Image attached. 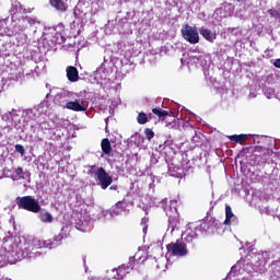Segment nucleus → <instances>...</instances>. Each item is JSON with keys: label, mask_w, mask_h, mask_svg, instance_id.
<instances>
[{"label": "nucleus", "mask_w": 280, "mask_h": 280, "mask_svg": "<svg viewBox=\"0 0 280 280\" xmlns=\"http://www.w3.org/2000/svg\"><path fill=\"white\" fill-rule=\"evenodd\" d=\"M65 237V228L61 232L55 235L52 238L40 241L39 238L26 240L15 238L9 240L3 243L5 256L0 254V268H3L7 264H16L22 259H36L43 255V248H58L62 244Z\"/></svg>", "instance_id": "nucleus-1"}, {"label": "nucleus", "mask_w": 280, "mask_h": 280, "mask_svg": "<svg viewBox=\"0 0 280 280\" xmlns=\"http://www.w3.org/2000/svg\"><path fill=\"white\" fill-rule=\"evenodd\" d=\"M16 12H24L26 14L27 10L23 9V5L19 0L11 1L10 18L0 20V36H15L18 45H25L27 43V35L25 32L32 25H40V22L36 18L22 16L16 19Z\"/></svg>", "instance_id": "nucleus-2"}, {"label": "nucleus", "mask_w": 280, "mask_h": 280, "mask_svg": "<svg viewBox=\"0 0 280 280\" xmlns=\"http://www.w3.org/2000/svg\"><path fill=\"white\" fill-rule=\"evenodd\" d=\"M266 272L268 270V262H266V259H264V256H258V261H256L253 266V264H246L244 260H238L230 271V275L233 277H240V275H245L243 277V280H250L252 275L250 272Z\"/></svg>", "instance_id": "nucleus-3"}, {"label": "nucleus", "mask_w": 280, "mask_h": 280, "mask_svg": "<svg viewBox=\"0 0 280 280\" xmlns=\"http://www.w3.org/2000/svg\"><path fill=\"white\" fill-rule=\"evenodd\" d=\"M91 12V7L89 2L79 1L73 10L74 21L72 22V30L80 34L84 32V25H86V15Z\"/></svg>", "instance_id": "nucleus-4"}, {"label": "nucleus", "mask_w": 280, "mask_h": 280, "mask_svg": "<svg viewBox=\"0 0 280 280\" xmlns=\"http://www.w3.org/2000/svg\"><path fill=\"white\" fill-rule=\"evenodd\" d=\"M141 253L143 252H138L135 256L129 257L127 265L124 264L118 269H113L112 272H116V275H114V279H124V276L129 275L137 264L145 261V257H142Z\"/></svg>", "instance_id": "nucleus-5"}, {"label": "nucleus", "mask_w": 280, "mask_h": 280, "mask_svg": "<svg viewBox=\"0 0 280 280\" xmlns=\"http://www.w3.org/2000/svg\"><path fill=\"white\" fill-rule=\"evenodd\" d=\"M178 201L171 200L170 206L164 208V211L168 218L167 233H174L178 226H180V221L178 220Z\"/></svg>", "instance_id": "nucleus-6"}, {"label": "nucleus", "mask_w": 280, "mask_h": 280, "mask_svg": "<svg viewBox=\"0 0 280 280\" xmlns=\"http://www.w3.org/2000/svg\"><path fill=\"white\" fill-rule=\"evenodd\" d=\"M90 176H94L98 180L101 189H108L113 185V177L106 173L104 167L92 165L88 172Z\"/></svg>", "instance_id": "nucleus-7"}, {"label": "nucleus", "mask_w": 280, "mask_h": 280, "mask_svg": "<svg viewBox=\"0 0 280 280\" xmlns=\"http://www.w3.org/2000/svg\"><path fill=\"white\" fill-rule=\"evenodd\" d=\"M15 202L19 209H24V211H31V213H40L42 211L40 203L34 196L16 197Z\"/></svg>", "instance_id": "nucleus-8"}, {"label": "nucleus", "mask_w": 280, "mask_h": 280, "mask_svg": "<svg viewBox=\"0 0 280 280\" xmlns=\"http://www.w3.org/2000/svg\"><path fill=\"white\" fill-rule=\"evenodd\" d=\"M275 156H277V153H275L272 150L262 147H256L254 159L257 165L275 163Z\"/></svg>", "instance_id": "nucleus-9"}, {"label": "nucleus", "mask_w": 280, "mask_h": 280, "mask_svg": "<svg viewBox=\"0 0 280 280\" xmlns=\"http://www.w3.org/2000/svg\"><path fill=\"white\" fill-rule=\"evenodd\" d=\"M167 248V255L171 257H186L188 250H187V244L177 241L176 243H171L166 246Z\"/></svg>", "instance_id": "nucleus-10"}, {"label": "nucleus", "mask_w": 280, "mask_h": 280, "mask_svg": "<svg viewBox=\"0 0 280 280\" xmlns=\"http://www.w3.org/2000/svg\"><path fill=\"white\" fill-rule=\"evenodd\" d=\"M47 110H49L47 103H42L34 108L24 110L23 116L28 119H39V117H47Z\"/></svg>", "instance_id": "nucleus-11"}, {"label": "nucleus", "mask_w": 280, "mask_h": 280, "mask_svg": "<svg viewBox=\"0 0 280 280\" xmlns=\"http://www.w3.org/2000/svg\"><path fill=\"white\" fill-rule=\"evenodd\" d=\"M75 97H80V94L75 92H71L69 90H61L55 96V104H58V106L66 108L70 100H75Z\"/></svg>", "instance_id": "nucleus-12"}, {"label": "nucleus", "mask_w": 280, "mask_h": 280, "mask_svg": "<svg viewBox=\"0 0 280 280\" xmlns=\"http://www.w3.org/2000/svg\"><path fill=\"white\" fill-rule=\"evenodd\" d=\"M110 75V63L103 62L100 68L94 72V80L97 84H106Z\"/></svg>", "instance_id": "nucleus-13"}, {"label": "nucleus", "mask_w": 280, "mask_h": 280, "mask_svg": "<svg viewBox=\"0 0 280 280\" xmlns=\"http://www.w3.org/2000/svg\"><path fill=\"white\" fill-rule=\"evenodd\" d=\"M182 35L187 43H190V45H198V43H200V34L198 33V30L188 24L182 27Z\"/></svg>", "instance_id": "nucleus-14"}, {"label": "nucleus", "mask_w": 280, "mask_h": 280, "mask_svg": "<svg viewBox=\"0 0 280 280\" xmlns=\"http://www.w3.org/2000/svg\"><path fill=\"white\" fill-rule=\"evenodd\" d=\"M2 121H11L16 128V130H20L21 128V110L19 109H11L4 114L1 115Z\"/></svg>", "instance_id": "nucleus-15"}, {"label": "nucleus", "mask_w": 280, "mask_h": 280, "mask_svg": "<svg viewBox=\"0 0 280 280\" xmlns=\"http://www.w3.org/2000/svg\"><path fill=\"white\" fill-rule=\"evenodd\" d=\"M68 110H73L74 113H84L86 112V106L84 105V100L80 97H75L74 100H70V102L65 107Z\"/></svg>", "instance_id": "nucleus-16"}, {"label": "nucleus", "mask_w": 280, "mask_h": 280, "mask_svg": "<svg viewBox=\"0 0 280 280\" xmlns=\"http://www.w3.org/2000/svg\"><path fill=\"white\" fill-rule=\"evenodd\" d=\"M47 130H51V125H49V122H47L46 120L40 122H33L31 125V131L33 132V135H38V132H43L45 135Z\"/></svg>", "instance_id": "nucleus-17"}, {"label": "nucleus", "mask_w": 280, "mask_h": 280, "mask_svg": "<svg viewBox=\"0 0 280 280\" xmlns=\"http://www.w3.org/2000/svg\"><path fill=\"white\" fill-rule=\"evenodd\" d=\"M12 180H25L30 183L31 174L27 171H23L21 167L13 168V173L11 175Z\"/></svg>", "instance_id": "nucleus-18"}, {"label": "nucleus", "mask_w": 280, "mask_h": 280, "mask_svg": "<svg viewBox=\"0 0 280 280\" xmlns=\"http://www.w3.org/2000/svg\"><path fill=\"white\" fill-rule=\"evenodd\" d=\"M194 65H199V67H202V69H207V66L210 62V59L207 55L203 52H195V56L191 57Z\"/></svg>", "instance_id": "nucleus-19"}, {"label": "nucleus", "mask_w": 280, "mask_h": 280, "mask_svg": "<svg viewBox=\"0 0 280 280\" xmlns=\"http://www.w3.org/2000/svg\"><path fill=\"white\" fill-rule=\"evenodd\" d=\"M198 235H200V233L197 231V228L188 226L186 231L182 233V240L188 243L194 242Z\"/></svg>", "instance_id": "nucleus-20"}, {"label": "nucleus", "mask_w": 280, "mask_h": 280, "mask_svg": "<svg viewBox=\"0 0 280 280\" xmlns=\"http://www.w3.org/2000/svg\"><path fill=\"white\" fill-rule=\"evenodd\" d=\"M199 34L205 38V40H208V43H214L218 38V34L207 27H200Z\"/></svg>", "instance_id": "nucleus-21"}, {"label": "nucleus", "mask_w": 280, "mask_h": 280, "mask_svg": "<svg viewBox=\"0 0 280 280\" xmlns=\"http://www.w3.org/2000/svg\"><path fill=\"white\" fill-rule=\"evenodd\" d=\"M65 31V25L59 24L55 27V32H57L54 36L52 43L56 45H62L65 43L66 38L65 35H62V32Z\"/></svg>", "instance_id": "nucleus-22"}, {"label": "nucleus", "mask_w": 280, "mask_h": 280, "mask_svg": "<svg viewBox=\"0 0 280 280\" xmlns=\"http://www.w3.org/2000/svg\"><path fill=\"white\" fill-rule=\"evenodd\" d=\"M66 72H67V78L69 82H78V80H80V73L78 72V68L73 66H69L66 69Z\"/></svg>", "instance_id": "nucleus-23"}, {"label": "nucleus", "mask_w": 280, "mask_h": 280, "mask_svg": "<svg viewBox=\"0 0 280 280\" xmlns=\"http://www.w3.org/2000/svg\"><path fill=\"white\" fill-rule=\"evenodd\" d=\"M50 5L59 10V12H67L69 8V0H50Z\"/></svg>", "instance_id": "nucleus-24"}, {"label": "nucleus", "mask_w": 280, "mask_h": 280, "mask_svg": "<svg viewBox=\"0 0 280 280\" xmlns=\"http://www.w3.org/2000/svg\"><path fill=\"white\" fill-rule=\"evenodd\" d=\"M224 224H237V217L233 214L231 206L225 207V221Z\"/></svg>", "instance_id": "nucleus-25"}, {"label": "nucleus", "mask_w": 280, "mask_h": 280, "mask_svg": "<svg viewBox=\"0 0 280 280\" xmlns=\"http://www.w3.org/2000/svg\"><path fill=\"white\" fill-rule=\"evenodd\" d=\"M11 132L12 128L9 125H0V145L5 143V139Z\"/></svg>", "instance_id": "nucleus-26"}, {"label": "nucleus", "mask_w": 280, "mask_h": 280, "mask_svg": "<svg viewBox=\"0 0 280 280\" xmlns=\"http://www.w3.org/2000/svg\"><path fill=\"white\" fill-rule=\"evenodd\" d=\"M124 211V201H118L115 207H113L109 210V218L113 220V218H116V215H120Z\"/></svg>", "instance_id": "nucleus-27"}, {"label": "nucleus", "mask_w": 280, "mask_h": 280, "mask_svg": "<svg viewBox=\"0 0 280 280\" xmlns=\"http://www.w3.org/2000/svg\"><path fill=\"white\" fill-rule=\"evenodd\" d=\"M38 218L40 222H44L45 224H51V222H54V215L47 211H39Z\"/></svg>", "instance_id": "nucleus-28"}, {"label": "nucleus", "mask_w": 280, "mask_h": 280, "mask_svg": "<svg viewBox=\"0 0 280 280\" xmlns=\"http://www.w3.org/2000/svg\"><path fill=\"white\" fill-rule=\"evenodd\" d=\"M199 235H202V233H209L211 231V222L203 221L200 225L196 226Z\"/></svg>", "instance_id": "nucleus-29"}, {"label": "nucleus", "mask_w": 280, "mask_h": 280, "mask_svg": "<svg viewBox=\"0 0 280 280\" xmlns=\"http://www.w3.org/2000/svg\"><path fill=\"white\" fill-rule=\"evenodd\" d=\"M230 141H234L235 143H244L248 139V135H233L229 136Z\"/></svg>", "instance_id": "nucleus-30"}, {"label": "nucleus", "mask_w": 280, "mask_h": 280, "mask_svg": "<svg viewBox=\"0 0 280 280\" xmlns=\"http://www.w3.org/2000/svg\"><path fill=\"white\" fill-rule=\"evenodd\" d=\"M101 148L104 154H110V152L113 151V148L110 147V140H108V138L102 140Z\"/></svg>", "instance_id": "nucleus-31"}, {"label": "nucleus", "mask_w": 280, "mask_h": 280, "mask_svg": "<svg viewBox=\"0 0 280 280\" xmlns=\"http://www.w3.org/2000/svg\"><path fill=\"white\" fill-rule=\"evenodd\" d=\"M155 261H158V265H156L158 270H163V272H165V270H167V257L161 256Z\"/></svg>", "instance_id": "nucleus-32"}, {"label": "nucleus", "mask_w": 280, "mask_h": 280, "mask_svg": "<svg viewBox=\"0 0 280 280\" xmlns=\"http://www.w3.org/2000/svg\"><path fill=\"white\" fill-rule=\"evenodd\" d=\"M196 52H184L182 56V65H191L194 63V60H191V57L195 56Z\"/></svg>", "instance_id": "nucleus-33"}, {"label": "nucleus", "mask_w": 280, "mask_h": 280, "mask_svg": "<svg viewBox=\"0 0 280 280\" xmlns=\"http://www.w3.org/2000/svg\"><path fill=\"white\" fill-rule=\"evenodd\" d=\"M93 220H110V212L108 210H101L100 213L93 218Z\"/></svg>", "instance_id": "nucleus-34"}, {"label": "nucleus", "mask_w": 280, "mask_h": 280, "mask_svg": "<svg viewBox=\"0 0 280 280\" xmlns=\"http://www.w3.org/2000/svg\"><path fill=\"white\" fill-rule=\"evenodd\" d=\"M153 115H156L158 117L163 118V117H167L170 115L168 110H163V109H159V108H153L152 109Z\"/></svg>", "instance_id": "nucleus-35"}, {"label": "nucleus", "mask_w": 280, "mask_h": 280, "mask_svg": "<svg viewBox=\"0 0 280 280\" xmlns=\"http://www.w3.org/2000/svg\"><path fill=\"white\" fill-rule=\"evenodd\" d=\"M137 121L138 124L140 125H144V124H148V115L143 112L139 113L138 114V117H137Z\"/></svg>", "instance_id": "nucleus-36"}, {"label": "nucleus", "mask_w": 280, "mask_h": 280, "mask_svg": "<svg viewBox=\"0 0 280 280\" xmlns=\"http://www.w3.org/2000/svg\"><path fill=\"white\" fill-rule=\"evenodd\" d=\"M144 135H145L148 141H152V139H154V131L150 128H147L144 130Z\"/></svg>", "instance_id": "nucleus-37"}, {"label": "nucleus", "mask_w": 280, "mask_h": 280, "mask_svg": "<svg viewBox=\"0 0 280 280\" xmlns=\"http://www.w3.org/2000/svg\"><path fill=\"white\" fill-rule=\"evenodd\" d=\"M15 152H18V154L21 156H25V147L22 144H15Z\"/></svg>", "instance_id": "nucleus-38"}, {"label": "nucleus", "mask_w": 280, "mask_h": 280, "mask_svg": "<svg viewBox=\"0 0 280 280\" xmlns=\"http://www.w3.org/2000/svg\"><path fill=\"white\" fill-rule=\"evenodd\" d=\"M143 233H148V218H143L141 221Z\"/></svg>", "instance_id": "nucleus-39"}, {"label": "nucleus", "mask_w": 280, "mask_h": 280, "mask_svg": "<svg viewBox=\"0 0 280 280\" xmlns=\"http://www.w3.org/2000/svg\"><path fill=\"white\" fill-rule=\"evenodd\" d=\"M267 100H272V95H275V90L270 89L265 92Z\"/></svg>", "instance_id": "nucleus-40"}, {"label": "nucleus", "mask_w": 280, "mask_h": 280, "mask_svg": "<svg viewBox=\"0 0 280 280\" xmlns=\"http://www.w3.org/2000/svg\"><path fill=\"white\" fill-rule=\"evenodd\" d=\"M222 10H223L222 7L215 9L214 16H215V14H217V16H222Z\"/></svg>", "instance_id": "nucleus-41"}, {"label": "nucleus", "mask_w": 280, "mask_h": 280, "mask_svg": "<svg viewBox=\"0 0 280 280\" xmlns=\"http://www.w3.org/2000/svg\"><path fill=\"white\" fill-rule=\"evenodd\" d=\"M22 73L21 72H19V73H16L15 75H12L11 77V80H20V78H22Z\"/></svg>", "instance_id": "nucleus-42"}, {"label": "nucleus", "mask_w": 280, "mask_h": 280, "mask_svg": "<svg viewBox=\"0 0 280 280\" xmlns=\"http://www.w3.org/2000/svg\"><path fill=\"white\" fill-rule=\"evenodd\" d=\"M273 67H276L277 69H280V58L279 59H276L273 61Z\"/></svg>", "instance_id": "nucleus-43"}, {"label": "nucleus", "mask_w": 280, "mask_h": 280, "mask_svg": "<svg viewBox=\"0 0 280 280\" xmlns=\"http://www.w3.org/2000/svg\"><path fill=\"white\" fill-rule=\"evenodd\" d=\"M228 32H229L230 34H235V32H237V28H235V27H229V28H228Z\"/></svg>", "instance_id": "nucleus-44"}, {"label": "nucleus", "mask_w": 280, "mask_h": 280, "mask_svg": "<svg viewBox=\"0 0 280 280\" xmlns=\"http://www.w3.org/2000/svg\"><path fill=\"white\" fill-rule=\"evenodd\" d=\"M109 189H110L112 191H117V185L110 186Z\"/></svg>", "instance_id": "nucleus-45"}, {"label": "nucleus", "mask_w": 280, "mask_h": 280, "mask_svg": "<svg viewBox=\"0 0 280 280\" xmlns=\"http://www.w3.org/2000/svg\"><path fill=\"white\" fill-rule=\"evenodd\" d=\"M151 163H152L153 165H156V163H158L156 158H151Z\"/></svg>", "instance_id": "nucleus-46"}, {"label": "nucleus", "mask_w": 280, "mask_h": 280, "mask_svg": "<svg viewBox=\"0 0 280 280\" xmlns=\"http://www.w3.org/2000/svg\"><path fill=\"white\" fill-rule=\"evenodd\" d=\"M164 145H172V142L170 140L164 142Z\"/></svg>", "instance_id": "nucleus-47"}, {"label": "nucleus", "mask_w": 280, "mask_h": 280, "mask_svg": "<svg viewBox=\"0 0 280 280\" xmlns=\"http://www.w3.org/2000/svg\"><path fill=\"white\" fill-rule=\"evenodd\" d=\"M10 222H11L12 224H14V218H13V217H11Z\"/></svg>", "instance_id": "nucleus-48"}, {"label": "nucleus", "mask_w": 280, "mask_h": 280, "mask_svg": "<svg viewBox=\"0 0 280 280\" xmlns=\"http://www.w3.org/2000/svg\"><path fill=\"white\" fill-rule=\"evenodd\" d=\"M150 179H151V180H154V175H150Z\"/></svg>", "instance_id": "nucleus-49"}, {"label": "nucleus", "mask_w": 280, "mask_h": 280, "mask_svg": "<svg viewBox=\"0 0 280 280\" xmlns=\"http://www.w3.org/2000/svg\"><path fill=\"white\" fill-rule=\"evenodd\" d=\"M37 140H38V141H43V138H40V137L37 136Z\"/></svg>", "instance_id": "nucleus-50"}, {"label": "nucleus", "mask_w": 280, "mask_h": 280, "mask_svg": "<svg viewBox=\"0 0 280 280\" xmlns=\"http://www.w3.org/2000/svg\"><path fill=\"white\" fill-rule=\"evenodd\" d=\"M232 1H236V3H241L242 0H232Z\"/></svg>", "instance_id": "nucleus-51"}]
</instances>
